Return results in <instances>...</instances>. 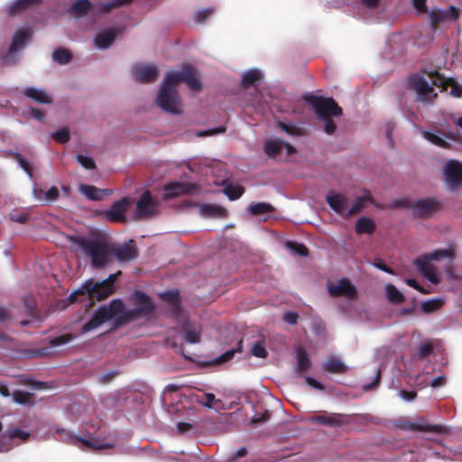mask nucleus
Here are the masks:
<instances>
[{"instance_id":"79ce46f5","label":"nucleus","mask_w":462,"mask_h":462,"mask_svg":"<svg viewBox=\"0 0 462 462\" xmlns=\"http://www.w3.org/2000/svg\"><path fill=\"white\" fill-rule=\"evenodd\" d=\"M161 299L169 302L175 310L180 308V300L178 291H167L160 294Z\"/></svg>"},{"instance_id":"a878e982","label":"nucleus","mask_w":462,"mask_h":462,"mask_svg":"<svg viewBox=\"0 0 462 462\" xmlns=\"http://www.w3.org/2000/svg\"><path fill=\"white\" fill-rule=\"evenodd\" d=\"M373 197L368 190H365L364 195L356 198L354 204L346 211L345 217H348L353 215L358 214L366 205V203H373Z\"/></svg>"},{"instance_id":"dca6fc26","label":"nucleus","mask_w":462,"mask_h":462,"mask_svg":"<svg viewBox=\"0 0 462 462\" xmlns=\"http://www.w3.org/2000/svg\"><path fill=\"white\" fill-rule=\"evenodd\" d=\"M444 176L450 187L462 185V163L455 160L448 161L444 168Z\"/></svg>"},{"instance_id":"6e6552de","label":"nucleus","mask_w":462,"mask_h":462,"mask_svg":"<svg viewBox=\"0 0 462 462\" xmlns=\"http://www.w3.org/2000/svg\"><path fill=\"white\" fill-rule=\"evenodd\" d=\"M408 84L410 88L416 92L418 100L422 103L431 104L438 97V94L432 87V83L430 84L420 73L411 75L408 79Z\"/></svg>"},{"instance_id":"f704fd0d","label":"nucleus","mask_w":462,"mask_h":462,"mask_svg":"<svg viewBox=\"0 0 462 462\" xmlns=\"http://www.w3.org/2000/svg\"><path fill=\"white\" fill-rule=\"evenodd\" d=\"M262 79V74L260 70L252 69L245 71L242 76L241 86L244 88H247L250 86L254 85L256 82Z\"/></svg>"},{"instance_id":"a19ab883","label":"nucleus","mask_w":462,"mask_h":462,"mask_svg":"<svg viewBox=\"0 0 462 462\" xmlns=\"http://www.w3.org/2000/svg\"><path fill=\"white\" fill-rule=\"evenodd\" d=\"M444 304V300L440 298L429 300L421 303L420 309L424 313H431L439 310Z\"/></svg>"},{"instance_id":"e433bc0d","label":"nucleus","mask_w":462,"mask_h":462,"mask_svg":"<svg viewBox=\"0 0 462 462\" xmlns=\"http://www.w3.org/2000/svg\"><path fill=\"white\" fill-rule=\"evenodd\" d=\"M79 190L88 199L92 200H101L104 197V190L97 189L92 185L82 184L79 187Z\"/></svg>"},{"instance_id":"5701e85b","label":"nucleus","mask_w":462,"mask_h":462,"mask_svg":"<svg viewBox=\"0 0 462 462\" xmlns=\"http://www.w3.org/2000/svg\"><path fill=\"white\" fill-rule=\"evenodd\" d=\"M32 37V32L27 29H22L17 31L14 36L9 48V51L14 53L20 50H22L27 42Z\"/></svg>"},{"instance_id":"58836bf2","label":"nucleus","mask_w":462,"mask_h":462,"mask_svg":"<svg viewBox=\"0 0 462 462\" xmlns=\"http://www.w3.org/2000/svg\"><path fill=\"white\" fill-rule=\"evenodd\" d=\"M52 59L57 63L64 65L72 60V53L69 50L60 47L53 51Z\"/></svg>"},{"instance_id":"1a4fd4ad","label":"nucleus","mask_w":462,"mask_h":462,"mask_svg":"<svg viewBox=\"0 0 462 462\" xmlns=\"http://www.w3.org/2000/svg\"><path fill=\"white\" fill-rule=\"evenodd\" d=\"M399 203L401 206L412 208L414 214L422 218H428L440 209V202L432 198L418 199L414 202L402 200Z\"/></svg>"},{"instance_id":"ea45409f","label":"nucleus","mask_w":462,"mask_h":462,"mask_svg":"<svg viewBox=\"0 0 462 462\" xmlns=\"http://www.w3.org/2000/svg\"><path fill=\"white\" fill-rule=\"evenodd\" d=\"M388 300L395 304H400L404 301L402 293L393 284H387L385 287Z\"/></svg>"},{"instance_id":"4d7b16f0","label":"nucleus","mask_w":462,"mask_h":462,"mask_svg":"<svg viewBox=\"0 0 462 462\" xmlns=\"http://www.w3.org/2000/svg\"><path fill=\"white\" fill-rule=\"evenodd\" d=\"M80 441L82 442V444L85 446V447H88V448H90L92 449H107V448H113V445L112 444H109V443H103V444H97V443H94L90 440H88V439H80Z\"/></svg>"},{"instance_id":"4be33fe9","label":"nucleus","mask_w":462,"mask_h":462,"mask_svg":"<svg viewBox=\"0 0 462 462\" xmlns=\"http://www.w3.org/2000/svg\"><path fill=\"white\" fill-rule=\"evenodd\" d=\"M30 437V433L24 431L19 428H14L8 431L7 436L0 437V452L8 451L11 448V445H7L5 443V440L7 439L8 440H14L15 439H19L23 441H26Z\"/></svg>"},{"instance_id":"c9c22d12","label":"nucleus","mask_w":462,"mask_h":462,"mask_svg":"<svg viewBox=\"0 0 462 462\" xmlns=\"http://www.w3.org/2000/svg\"><path fill=\"white\" fill-rule=\"evenodd\" d=\"M12 396L14 401L19 404L32 406L35 402L33 393L22 390L14 391Z\"/></svg>"},{"instance_id":"72a5a7b5","label":"nucleus","mask_w":462,"mask_h":462,"mask_svg":"<svg viewBox=\"0 0 462 462\" xmlns=\"http://www.w3.org/2000/svg\"><path fill=\"white\" fill-rule=\"evenodd\" d=\"M42 0H16L8 8L9 14H16L31 6L39 5Z\"/></svg>"},{"instance_id":"f3484780","label":"nucleus","mask_w":462,"mask_h":462,"mask_svg":"<svg viewBox=\"0 0 462 462\" xmlns=\"http://www.w3.org/2000/svg\"><path fill=\"white\" fill-rule=\"evenodd\" d=\"M422 136L427 141L431 143L432 144H434V145H436L438 147H440V148H444V149L448 148L449 144H448V143L443 137H445V138H447L448 140H451V141L458 142L457 134L454 133V132H451V131H448V132H440V131L430 132V131H426L425 130V131L422 132Z\"/></svg>"},{"instance_id":"8fccbe9b","label":"nucleus","mask_w":462,"mask_h":462,"mask_svg":"<svg viewBox=\"0 0 462 462\" xmlns=\"http://www.w3.org/2000/svg\"><path fill=\"white\" fill-rule=\"evenodd\" d=\"M279 127L285 132L286 134L290 135H296L300 136L302 135V131L298 126L294 125L293 124H289L285 122H278Z\"/></svg>"},{"instance_id":"20e7f679","label":"nucleus","mask_w":462,"mask_h":462,"mask_svg":"<svg viewBox=\"0 0 462 462\" xmlns=\"http://www.w3.org/2000/svg\"><path fill=\"white\" fill-rule=\"evenodd\" d=\"M305 99L312 106L318 117L324 122V132L333 134L337 130V125L332 117L341 116L343 115L342 108L332 97L310 95Z\"/></svg>"},{"instance_id":"2eb2a0df","label":"nucleus","mask_w":462,"mask_h":462,"mask_svg":"<svg viewBox=\"0 0 462 462\" xmlns=\"http://www.w3.org/2000/svg\"><path fill=\"white\" fill-rule=\"evenodd\" d=\"M430 79L432 85L446 89L448 86L451 87L450 94L456 97H462V86L458 85L453 79H445L438 70L426 71L422 70Z\"/></svg>"},{"instance_id":"de8ad7c7","label":"nucleus","mask_w":462,"mask_h":462,"mask_svg":"<svg viewBox=\"0 0 462 462\" xmlns=\"http://www.w3.org/2000/svg\"><path fill=\"white\" fill-rule=\"evenodd\" d=\"M133 0H112L109 3H105L100 5V11L103 14H107L111 12L113 9L127 5L131 4Z\"/></svg>"},{"instance_id":"052dcab7","label":"nucleus","mask_w":462,"mask_h":462,"mask_svg":"<svg viewBox=\"0 0 462 462\" xmlns=\"http://www.w3.org/2000/svg\"><path fill=\"white\" fill-rule=\"evenodd\" d=\"M225 132H226L225 126H218V127H215V128H212V129H209L207 131H199L197 133V136L205 137V136H209L212 134H223Z\"/></svg>"},{"instance_id":"6e6d98bb","label":"nucleus","mask_w":462,"mask_h":462,"mask_svg":"<svg viewBox=\"0 0 462 462\" xmlns=\"http://www.w3.org/2000/svg\"><path fill=\"white\" fill-rule=\"evenodd\" d=\"M77 162L85 169L93 170L96 168L95 161L91 157L79 154L77 155Z\"/></svg>"},{"instance_id":"4468645a","label":"nucleus","mask_w":462,"mask_h":462,"mask_svg":"<svg viewBox=\"0 0 462 462\" xmlns=\"http://www.w3.org/2000/svg\"><path fill=\"white\" fill-rule=\"evenodd\" d=\"M163 189V199H170L184 194H193L198 190V186L189 182L171 181L164 185Z\"/></svg>"},{"instance_id":"49530a36","label":"nucleus","mask_w":462,"mask_h":462,"mask_svg":"<svg viewBox=\"0 0 462 462\" xmlns=\"http://www.w3.org/2000/svg\"><path fill=\"white\" fill-rule=\"evenodd\" d=\"M433 345L430 342H424L414 353L413 356L419 361L424 360L433 352Z\"/></svg>"},{"instance_id":"a211bd4d","label":"nucleus","mask_w":462,"mask_h":462,"mask_svg":"<svg viewBox=\"0 0 462 462\" xmlns=\"http://www.w3.org/2000/svg\"><path fill=\"white\" fill-rule=\"evenodd\" d=\"M136 81L140 83H150L157 79L159 70L156 66L138 65L134 69Z\"/></svg>"},{"instance_id":"412c9836","label":"nucleus","mask_w":462,"mask_h":462,"mask_svg":"<svg viewBox=\"0 0 462 462\" xmlns=\"http://www.w3.org/2000/svg\"><path fill=\"white\" fill-rule=\"evenodd\" d=\"M326 201L332 210L345 216L347 203V198L345 195L340 193L328 194L326 196Z\"/></svg>"},{"instance_id":"13d9d810","label":"nucleus","mask_w":462,"mask_h":462,"mask_svg":"<svg viewBox=\"0 0 462 462\" xmlns=\"http://www.w3.org/2000/svg\"><path fill=\"white\" fill-rule=\"evenodd\" d=\"M60 195L59 189L56 187H51L48 191L45 192L43 199L44 202H52L58 199Z\"/></svg>"},{"instance_id":"393cba45","label":"nucleus","mask_w":462,"mask_h":462,"mask_svg":"<svg viewBox=\"0 0 462 462\" xmlns=\"http://www.w3.org/2000/svg\"><path fill=\"white\" fill-rule=\"evenodd\" d=\"M296 352V372L299 374H302L307 372L311 366L310 356L305 348L302 346H298L295 349Z\"/></svg>"},{"instance_id":"bb28decb","label":"nucleus","mask_w":462,"mask_h":462,"mask_svg":"<svg viewBox=\"0 0 462 462\" xmlns=\"http://www.w3.org/2000/svg\"><path fill=\"white\" fill-rule=\"evenodd\" d=\"M398 427L404 430H411V431H424V432H432L435 431V426L423 423V422H414L409 420H402L398 421Z\"/></svg>"},{"instance_id":"b1692460","label":"nucleus","mask_w":462,"mask_h":462,"mask_svg":"<svg viewBox=\"0 0 462 462\" xmlns=\"http://www.w3.org/2000/svg\"><path fill=\"white\" fill-rule=\"evenodd\" d=\"M117 32L114 29H106L95 37V45L99 49H107L115 42Z\"/></svg>"},{"instance_id":"cd10ccee","label":"nucleus","mask_w":462,"mask_h":462,"mask_svg":"<svg viewBox=\"0 0 462 462\" xmlns=\"http://www.w3.org/2000/svg\"><path fill=\"white\" fill-rule=\"evenodd\" d=\"M200 212L208 217L226 218L228 216V212L224 207L215 204L201 205Z\"/></svg>"},{"instance_id":"f257e3e1","label":"nucleus","mask_w":462,"mask_h":462,"mask_svg":"<svg viewBox=\"0 0 462 462\" xmlns=\"http://www.w3.org/2000/svg\"><path fill=\"white\" fill-rule=\"evenodd\" d=\"M131 300L135 306L134 310H125L121 300H113L108 305L100 307L92 318L82 327V332L87 333L97 328L105 322L116 319V326L126 324L140 316H147L153 312L154 304L152 299L141 291H134Z\"/></svg>"},{"instance_id":"c85d7f7f","label":"nucleus","mask_w":462,"mask_h":462,"mask_svg":"<svg viewBox=\"0 0 462 462\" xmlns=\"http://www.w3.org/2000/svg\"><path fill=\"white\" fill-rule=\"evenodd\" d=\"M23 94L40 104H51L52 98L42 89H38L32 87L23 89Z\"/></svg>"},{"instance_id":"4c0bfd02","label":"nucleus","mask_w":462,"mask_h":462,"mask_svg":"<svg viewBox=\"0 0 462 462\" xmlns=\"http://www.w3.org/2000/svg\"><path fill=\"white\" fill-rule=\"evenodd\" d=\"M243 351V340L240 339L236 342V346L226 351L221 356L215 359V364L220 365L226 363L234 358L236 353H241Z\"/></svg>"},{"instance_id":"39448f33","label":"nucleus","mask_w":462,"mask_h":462,"mask_svg":"<svg viewBox=\"0 0 462 462\" xmlns=\"http://www.w3.org/2000/svg\"><path fill=\"white\" fill-rule=\"evenodd\" d=\"M77 245L90 257L94 268H103L108 263L110 252L104 241L80 237L78 238Z\"/></svg>"},{"instance_id":"6ab92c4d","label":"nucleus","mask_w":462,"mask_h":462,"mask_svg":"<svg viewBox=\"0 0 462 462\" xmlns=\"http://www.w3.org/2000/svg\"><path fill=\"white\" fill-rule=\"evenodd\" d=\"M184 340L189 344H197L200 341L201 326L196 322L186 321L182 325Z\"/></svg>"},{"instance_id":"09e8293b","label":"nucleus","mask_w":462,"mask_h":462,"mask_svg":"<svg viewBox=\"0 0 462 462\" xmlns=\"http://www.w3.org/2000/svg\"><path fill=\"white\" fill-rule=\"evenodd\" d=\"M250 354L255 357L266 358L268 356V352L266 350L264 341L259 340L255 342L251 347Z\"/></svg>"},{"instance_id":"680f3d73","label":"nucleus","mask_w":462,"mask_h":462,"mask_svg":"<svg viewBox=\"0 0 462 462\" xmlns=\"http://www.w3.org/2000/svg\"><path fill=\"white\" fill-rule=\"evenodd\" d=\"M15 158L17 159L20 166L23 169V171H26L30 177H32V168L30 165L29 162L23 156H21L19 153L16 154Z\"/></svg>"},{"instance_id":"7c9ffc66","label":"nucleus","mask_w":462,"mask_h":462,"mask_svg":"<svg viewBox=\"0 0 462 462\" xmlns=\"http://www.w3.org/2000/svg\"><path fill=\"white\" fill-rule=\"evenodd\" d=\"M284 142L280 139H267L263 143V152L270 158H275L282 150Z\"/></svg>"},{"instance_id":"37998d69","label":"nucleus","mask_w":462,"mask_h":462,"mask_svg":"<svg viewBox=\"0 0 462 462\" xmlns=\"http://www.w3.org/2000/svg\"><path fill=\"white\" fill-rule=\"evenodd\" d=\"M274 208L268 203L258 202L250 206V212L254 216H258L265 213H272Z\"/></svg>"},{"instance_id":"0eeeda50","label":"nucleus","mask_w":462,"mask_h":462,"mask_svg":"<svg viewBox=\"0 0 462 462\" xmlns=\"http://www.w3.org/2000/svg\"><path fill=\"white\" fill-rule=\"evenodd\" d=\"M408 84L410 88L416 92L418 100L422 103L431 104L438 97V94L432 87V83L430 84L420 73L411 75L408 79Z\"/></svg>"},{"instance_id":"e2e57ef3","label":"nucleus","mask_w":462,"mask_h":462,"mask_svg":"<svg viewBox=\"0 0 462 462\" xmlns=\"http://www.w3.org/2000/svg\"><path fill=\"white\" fill-rule=\"evenodd\" d=\"M373 264L374 267L381 271H383L390 274H393V269L388 267L381 258H374Z\"/></svg>"},{"instance_id":"69168bd1","label":"nucleus","mask_w":462,"mask_h":462,"mask_svg":"<svg viewBox=\"0 0 462 462\" xmlns=\"http://www.w3.org/2000/svg\"><path fill=\"white\" fill-rule=\"evenodd\" d=\"M427 0H412L413 7L420 14H426L428 12V7L426 5Z\"/></svg>"},{"instance_id":"c756f323","label":"nucleus","mask_w":462,"mask_h":462,"mask_svg":"<svg viewBox=\"0 0 462 462\" xmlns=\"http://www.w3.org/2000/svg\"><path fill=\"white\" fill-rule=\"evenodd\" d=\"M323 369H324V371L330 373V374H343L347 372L346 365L343 363L342 360H340L339 358H337V357L328 358L323 364Z\"/></svg>"},{"instance_id":"ddd939ff","label":"nucleus","mask_w":462,"mask_h":462,"mask_svg":"<svg viewBox=\"0 0 462 462\" xmlns=\"http://www.w3.org/2000/svg\"><path fill=\"white\" fill-rule=\"evenodd\" d=\"M111 253L116 256L117 261L122 263L132 262L139 256V250L135 241L133 239H130L123 245L113 246Z\"/></svg>"},{"instance_id":"9b49d317","label":"nucleus","mask_w":462,"mask_h":462,"mask_svg":"<svg viewBox=\"0 0 462 462\" xmlns=\"http://www.w3.org/2000/svg\"><path fill=\"white\" fill-rule=\"evenodd\" d=\"M328 291L332 297H345L350 300L357 298V290L346 278L340 279L337 283L329 282Z\"/></svg>"},{"instance_id":"5fc2aeb1","label":"nucleus","mask_w":462,"mask_h":462,"mask_svg":"<svg viewBox=\"0 0 462 462\" xmlns=\"http://www.w3.org/2000/svg\"><path fill=\"white\" fill-rule=\"evenodd\" d=\"M214 8H206L199 10L194 14V19L196 23H201L205 22L208 17H210L214 14Z\"/></svg>"},{"instance_id":"9d476101","label":"nucleus","mask_w":462,"mask_h":462,"mask_svg":"<svg viewBox=\"0 0 462 462\" xmlns=\"http://www.w3.org/2000/svg\"><path fill=\"white\" fill-rule=\"evenodd\" d=\"M156 202L150 191L146 190L141 195L137 203L134 218L135 220L148 219L156 213Z\"/></svg>"},{"instance_id":"f8f14e48","label":"nucleus","mask_w":462,"mask_h":462,"mask_svg":"<svg viewBox=\"0 0 462 462\" xmlns=\"http://www.w3.org/2000/svg\"><path fill=\"white\" fill-rule=\"evenodd\" d=\"M132 202L133 199L127 197H124L114 202L109 209L105 212L106 219L110 222L126 223L127 217L125 216V212L131 206Z\"/></svg>"},{"instance_id":"774afa93","label":"nucleus","mask_w":462,"mask_h":462,"mask_svg":"<svg viewBox=\"0 0 462 462\" xmlns=\"http://www.w3.org/2000/svg\"><path fill=\"white\" fill-rule=\"evenodd\" d=\"M118 374L119 373L117 371H109L107 373L103 374L100 376L99 381L102 383H110L113 379H115Z\"/></svg>"},{"instance_id":"0e129e2a","label":"nucleus","mask_w":462,"mask_h":462,"mask_svg":"<svg viewBox=\"0 0 462 462\" xmlns=\"http://www.w3.org/2000/svg\"><path fill=\"white\" fill-rule=\"evenodd\" d=\"M299 315L294 311H288L283 314V320L291 325L297 324Z\"/></svg>"},{"instance_id":"864d4df0","label":"nucleus","mask_w":462,"mask_h":462,"mask_svg":"<svg viewBox=\"0 0 462 462\" xmlns=\"http://www.w3.org/2000/svg\"><path fill=\"white\" fill-rule=\"evenodd\" d=\"M73 339V336L71 334H64L56 337H53L50 340V345L52 347L60 346L65 344H68Z\"/></svg>"},{"instance_id":"c03bdc74","label":"nucleus","mask_w":462,"mask_h":462,"mask_svg":"<svg viewBox=\"0 0 462 462\" xmlns=\"http://www.w3.org/2000/svg\"><path fill=\"white\" fill-rule=\"evenodd\" d=\"M245 189L241 185H233V184H227L226 188L224 189L225 194L228 197L230 200H236L239 199Z\"/></svg>"},{"instance_id":"aec40b11","label":"nucleus","mask_w":462,"mask_h":462,"mask_svg":"<svg viewBox=\"0 0 462 462\" xmlns=\"http://www.w3.org/2000/svg\"><path fill=\"white\" fill-rule=\"evenodd\" d=\"M311 421L329 426V427H340L344 424V415L341 413H327V414H319V415H314L311 418Z\"/></svg>"},{"instance_id":"338daca9","label":"nucleus","mask_w":462,"mask_h":462,"mask_svg":"<svg viewBox=\"0 0 462 462\" xmlns=\"http://www.w3.org/2000/svg\"><path fill=\"white\" fill-rule=\"evenodd\" d=\"M459 17V9L454 5H450L446 11V18L449 20H457Z\"/></svg>"},{"instance_id":"603ef678","label":"nucleus","mask_w":462,"mask_h":462,"mask_svg":"<svg viewBox=\"0 0 462 462\" xmlns=\"http://www.w3.org/2000/svg\"><path fill=\"white\" fill-rule=\"evenodd\" d=\"M286 246L294 251L299 255L307 256L309 254V250L303 244L288 241L286 242Z\"/></svg>"},{"instance_id":"423d86ee","label":"nucleus","mask_w":462,"mask_h":462,"mask_svg":"<svg viewBox=\"0 0 462 462\" xmlns=\"http://www.w3.org/2000/svg\"><path fill=\"white\" fill-rule=\"evenodd\" d=\"M454 252L450 249H437L430 254H423L414 261L416 269L433 284H438L436 268L430 263L431 261H438L441 258H453Z\"/></svg>"},{"instance_id":"2f4dec72","label":"nucleus","mask_w":462,"mask_h":462,"mask_svg":"<svg viewBox=\"0 0 462 462\" xmlns=\"http://www.w3.org/2000/svg\"><path fill=\"white\" fill-rule=\"evenodd\" d=\"M92 4L89 0H76L69 7V12L75 17L80 18L88 14Z\"/></svg>"},{"instance_id":"473e14b6","label":"nucleus","mask_w":462,"mask_h":462,"mask_svg":"<svg viewBox=\"0 0 462 462\" xmlns=\"http://www.w3.org/2000/svg\"><path fill=\"white\" fill-rule=\"evenodd\" d=\"M376 229V226L374 222L366 217H362L358 218V220L356 223L355 230L356 233L358 235L362 234H373Z\"/></svg>"},{"instance_id":"f03ea898","label":"nucleus","mask_w":462,"mask_h":462,"mask_svg":"<svg viewBox=\"0 0 462 462\" xmlns=\"http://www.w3.org/2000/svg\"><path fill=\"white\" fill-rule=\"evenodd\" d=\"M180 82L186 83L193 91L202 89V84L193 67L186 66L180 72H168L156 98L158 106L163 111L173 115L180 114L181 102L176 89L177 85Z\"/></svg>"},{"instance_id":"a18cd8bd","label":"nucleus","mask_w":462,"mask_h":462,"mask_svg":"<svg viewBox=\"0 0 462 462\" xmlns=\"http://www.w3.org/2000/svg\"><path fill=\"white\" fill-rule=\"evenodd\" d=\"M430 21H431V26L435 30V29H437L439 24H440L445 20H447V18H446V11L442 10V9H438V8L432 9L430 12Z\"/></svg>"},{"instance_id":"7ed1b4c3","label":"nucleus","mask_w":462,"mask_h":462,"mask_svg":"<svg viewBox=\"0 0 462 462\" xmlns=\"http://www.w3.org/2000/svg\"><path fill=\"white\" fill-rule=\"evenodd\" d=\"M122 274L121 271L110 274L106 279L102 282H94L93 280L86 281L81 288L73 291L68 298L70 303L80 300L79 297H86L88 299V307L90 308L94 305L95 300H103L110 296L114 290V282Z\"/></svg>"},{"instance_id":"3c124183","label":"nucleus","mask_w":462,"mask_h":462,"mask_svg":"<svg viewBox=\"0 0 462 462\" xmlns=\"http://www.w3.org/2000/svg\"><path fill=\"white\" fill-rule=\"evenodd\" d=\"M53 140L59 143H66L69 141L70 134L68 128H61L51 134Z\"/></svg>"},{"instance_id":"bf43d9fd","label":"nucleus","mask_w":462,"mask_h":462,"mask_svg":"<svg viewBox=\"0 0 462 462\" xmlns=\"http://www.w3.org/2000/svg\"><path fill=\"white\" fill-rule=\"evenodd\" d=\"M216 397L213 393H208L203 395V399L199 401L205 407L212 408L216 403Z\"/></svg>"}]
</instances>
